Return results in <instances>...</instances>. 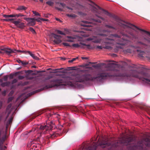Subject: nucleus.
<instances>
[{"label": "nucleus", "mask_w": 150, "mask_h": 150, "mask_svg": "<svg viewBox=\"0 0 150 150\" xmlns=\"http://www.w3.org/2000/svg\"><path fill=\"white\" fill-rule=\"evenodd\" d=\"M27 8L23 6H20L18 7L17 10L20 11L22 10H26Z\"/></svg>", "instance_id": "obj_19"}, {"label": "nucleus", "mask_w": 150, "mask_h": 150, "mask_svg": "<svg viewBox=\"0 0 150 150\" xmlns=\"http://www.w3.org/2000/svg\"><path fill=\"white\" fill-rule=\"evenodd\" d=\"M83 26H84L87 27H89L92 26L91 24L84 25H83Z\"/></svg>", "instance_id": "obj_48"}, {"label": "nucleus", "mask_w": 150, "mask_h": 150, "mask_svg": "<svg viewBox=\"0 0 150 150\" xmlns=\"http://www.w3.org/2000/svg\"><path fill=\"white\" fill-rule=\"evenodd\" d=\"M14 51L16 52H16H22L25 54H27V51H21L19 50H14Z\"/></svg>", "instance_id": "obj_24"}, {"label": "nucleus", "mask_w": 150, "mask_h": 150, "mask_svg": "<svg viewBox=\"0 0 150 150\" xmlns=\"http://www.w3.org/2000/svg\"><path fill=\"white\" fill-rule=\"evenodd\" d=\"M48 83V85L46 86L47 88L55 87L57 89H60L64 88L65 85L63 80L62 79H53L50 81Z\"/></svg>", "instance_id": "obj_4"}, {"label": "nucleus", "mask_w": 150, "mask_h": 150, "mask_svg": "<svg viewBox=\"0 0 150 150\" xmlns=\"http://www.w3.org/2000/svg\"><path fill=\"white\" fill-rule=\"evenodd\" d=\"M28 53L34 59L36 60L39 59L36 56H35V54L32 53L31 52L29 51H27V54Z\"/></svg>", "instance_id": "obj_16"}, {"label": "nucleus", "mask_w": 150, "mask_h": 150, "mask_svg": "<svg viewBox=\"0 0 150 150\" xmlns=\"http://www.w3.org/2000/svg\"><path fill=\"white\" fill-rule=\"evenodd\" d=\"M67 37L68 38H70L72 40H73L75 38L74 37L71 36H67Z\"/></svg>", "instance_id": "obj_47"}, {"label": "nucleus", "mask_w": 150, "mask_h": 150, "mask_svg": "<svg viewBox=\"0 0 150 150\" xmlns=\"http://www.w3.org/2000/svg\"><path fill=\"white\" fill-rule=\"evenodd\" d=\"M110 144V143L108 142L107 139H104L99 143L98 145L97 143H94L93 146L89 147L85 150H96L97 146H99L102 148H104L109 146ZM84 147L83 148L82 150H84Z\"/></svg>", "instance_id": "obj_5"}, {"label": "nucleus", "mask_w": 150, "mask_h": 150, "mask_svg": "<svg viewBox=\"0 0 150 150\" xmlns=\"http://www.w3.org/2000/svg\"><path fill=\"white\" fill-rule=\"evenodd\" d=\"M41 20L43 21H47V20L45 19H44V18H41Z\"/></svg>", "instance_id": "obj_57"}, {"label": "nucleus", "mask_w": 150, "mask_h": 150, "mask_svg": "<svg viewBox=\"0 0 150 150\" xmlns=\"http://www.w3.org/2000/svg\"><path fill=\"white\" fill-rule=\"evenodd\" d=\"M12 105L11 104H9L6 109V112H8V115L10 114L11 113V107Z\"/></svg>", "instance_id": "obj_18"}, {"label": "nucleus", "mask_w": 150, "mask_h": 150, "mask_svg": "<svg viewBox=\"0 0 150 150\" xmlns=\"http://www.w3.org/2000/svg\"><path fill=\"white\" fill-rule=\"evenodd\" d=\"M57 32L58 33L61 34L62 35H65V33L63 32L62 31L59 30H57Z\"/></svg>", "instance_id": "obj_33"}, {"label": "nucleus", "mask_w": 150, "mask_h": 150, "mask_svg": "<svg viewBox=\"0 0 150 150\" xmlns=\"http://www.w3.org/2000/svg\"><path fill=\"white\" fill-rule=\"evenodd\" d=\"M19 73V72H17L14 73L13 74H9V76H8V77H9V78L11 79H12L13 78L14 76H16Z\"/></svg>", "instance_id": "obj_20"}, {"label": "nucleus", "mask_w": 150, "mask_h": 150, "mask_svg": "<svg viewBox=\"0 0 150 150\" xmlns=\"http://www.w3.org/2000/svg\"><path fill=\"white\" fill-rule=\"evenodd\" d=\"M1 83H2L1 84V85L3 87H4L5 86H8L10 85L11 83V82L10 81H7L4 83L2 82Z\"/></svg>", "instance_id": "obj_17"}, {"label": "nucleus", "mask_w": 150, "mask_h": 150, "mask_svg": "<svg viewBox=\"0 0 150 150\" xmlns=\"http://www.w3.org/2000/svg\"><path fill=\"white\" fill-rule=\"evenodd\" d=\"M68 42H73V40H66Z\"/></svg>", "instance_id": "obj_53"}, {"label": "nucleus", "mask_w": 150, "mask_h": 150, "mask_svg": "<svg viewBox=\"0 0 150 150\" xmlns=\"http://www.w3.org/2000/svg\"><path fill=\"white\" fill-rule=\"evenodd\" d=\"M80 44L81 45H84V46H86L87 47H89L90 46V45H89V44H86L85 43H81V42H80Z\"/></svg>", "instance_id": "obj_38"}, {"label": "nucleus", "mask_w": 150, "mask_h": 150, "mask_svg": "<svg viewBox=\"0 0 150 150\" xmlns=\"http://www.w3.org/2000/svg\"><path fill=\"white\" fill-rule=\"evenodd\" d=\"M103 47H102L101 46H98L97 47V48L100 49H102Z\"/></svg>", "instance_id": "obj_50"}, {"label": "nucleus", "mask_w": 150, "mask_h": 150, "mask_svg": "<svg viewBox=\"0 0 150 150\" xmlns=\"http://www.w3.org/2000/svg\"><path fill=\"white\" fill-rule=\"evenodd\" d=\"M68 9H70L71 10H73V9L71 8H70L68 6H67L66 7Z\"/></svg>", "instance_id": "obj_59"}, {"label": "nucleus", "mask_w": 150, "mask_h": 150, "mask_svg": "<svg viewBox=\"0 0 150 150\" xmlns=\"http://www.w3.org/2000/svg\"><path fill=\"white\" fill-rule=\"evenodd\" d=\"M51 36L55 38V40H54V42L57 44H59L61 42V41L60 40L61 37L59 35H58L52 33L51 34Z\"/></svg>", "instance_id": "obj_12"}, {"label": "nucleus", "mask_w": 150, "mask_h": 150, "mask_svg": "<svg viewBox=\"0 0 150 150\" xmlns=\"http://www.w3.org/2000/svg\"><path fill=\"white\" fill-rule=\"evenodd\" d=\"M113 18L115 19V21L117 23V25L123 28L124 29L123 31H125L126 33H125L124 31H121L120 32L121 34L123 36L129 39L133 40L138 39L137 36L134 35L133 33L132 30L133 29L132 28L133 26L134 27L137 29L142 31L148 33V32L143 29H140L129 23L125 22L117 17H115Z\"/></svg>", "instance_id": "obj_2"}, {"label": "nucleus", "mask_w": 150, "mask_h": 150, "mask_svg": "<svg viewBox=\"0 0 150 150\" xmlns=\"http://www.w3.org/2000/svg\"><path fill=\"white\" fill-rule=\"evenodd\" d=\"M21 64L23 65H26L28 64V62H27L24 61H22Z\"/></svg>", "instance_id": "obj_37"}, {"label": "nucleus", "mask_w": 150, "mask_h": 150, "mask_svg": "<svg viewBox=\"0 0 150 150\" xmlns=\"http://www.w3.org/2000/svg\"><path fill=\"white\" fill-rule=\"evenodd\" d=\"M79 13L80 15H81L82 16H85L86 15V14L83 13L82 12H80Z\"/></svg>", "instance_id": "obj_46"}, {"label": "nucleus", "mask_w": 150, "mask_h": 150, "mask_svg": "<svg viewBox=\"0 0 150 150\" xmlns=\"http://www.w3.org/2000/svg\"><path fill=\"white\" fill-rule=\"evenodd\" d=\"M17 62L19 63H22V61L20 59H17L16 60Z\"/></svg>", "instance_id": "obj_52"}, {"label": "nucleus", "mask_w": 150, "mask_h": 150, "mask_svg": "<svg viewBox=\"0 0 150 150\" xmlns=\"http://www.w3.org/2000/svg\"><path fill=\"white\" fill-rule=\"evenodd\" d=\"M6 91H4L2 93V94L3 95H4V96H5V94H6Z\"/></svg>", "instance_id": "obj_58"}, {"label": "nucleus", "mask_w": 150, "mask_h": 150, "mask_svg": "<svg viewBox=\"0 0 150 150\" xmlns=\"http://www.w3.org/2000/svg\"><path fill=\"white\" fill-rule=\"evenodd\" d=\"M83 22L86 23H91V22H90L88 21H84Z\"/></svg>", "instance_id": "obj_56"}, {"label": "nucleus", "mask_w": 150, "mask_h": 150, "mask_svg": "<svg viewBox=\"0 0 150 150\" xmlns=\"http://www.w3.org/2000/svg\"><path fill=\"white\" fill-rule=\"evenodd\" d=\"M91 7L90 8L91 11L95 14L97 18L96 19L91 18L89 19L92 22L101 23L102 21H104L105 20L104 18L98 15H101L103 12L110 16H111V14L108 12L102 9L99 6H97L96 7L91 5Z\"/></svg>", "instance_id": "obj_3"}, {"label": "nucleus", "mask_w": 150, "mask_h": 150, "mask_svg": "<svg viewBox=\"0 0 150 150\" xmlns=\"http://www.w3.org/2000/svg\"><path fill=\"white\" fill-rule=\"evenodd\" d=\"M32 12L33 14H35V16H40V14H39L38 12L35 11H33Z\"/></svg>", "instance_id": "obj_32"}, {"label": "nucleus", "mask_w": 150, "mask_h": 150, "mask_svg": "<svg viewBox=\"0 0 150 150\" xmlns=\"http://www.w3.org/2000/svg\"><path fill=\"white\" fill-rule=\"evenodd\" d=\"M50 128L48 125H45V126L40 125H38V126H35L33 129L30 131V132H37V133L40 132L44 130V133H45V132L48 130Z\"/></svg>", "instance_id": "obj_8"}, {"label": "nucleus", "mask_w": 150, "mask_h": 150, "mask_svg": "<svg viewBox=\"0 0 150 150\" xmlns=\"http://www.w3.org/2000/svg\"><path fill=\"white\" fill-rule=\"evenodd\" d=\"M137 44L140 46V47H138V48H141L142 49L145 48V47H147L148 46L144 42H142L139 41H138L137 42Z\"/></svg>", "instance_id": "obj_13"}, {"label": "nucleus", "mask_w": 150, "mask_h": 150, "mask_svg": "<svg viewBox=\"0 0 150 150\" xmlns=\"http://www.w3.org/2000/svg\"><path fill=\"white\" fill-rule=\"evenodd\" d=\"M62 44L65 46L71 47V45H70L69 44L67 43L64 42L62 43Z\"/></svg>", "instance_id": "obj_35"}, {"label": "nucleus", "mask_w": 150, "mask_h": 150, "mask_svg": "<svg viewBox=\"0 0 150 150\" xmlns=\"http://www.w3.org/2000/svg\"><path fill=\"white\" fill-rule=\"evenodd\" d=\"M1 130H0V145L3 143V142L5 140V139L6 137V135H5V136L3 138H2V139L1 140Z\"/></svg>", "instance_id": "obj_22"}, {"label": "nucleus", "mask_w": 150, "mask_h": 150, "mask_svg": "<svg viewBox=\"0 0 150 150\" xmlns=\"http://www.w3.org/2000/svg\"><path fill=\"white\" fill-rule=\"evenodd\" d=\"M5 52L6 53H7L8 54H9L13 52H16L14 51V50H12L11 49H9L8 50H5Z\"/></svg>", "instance_id": "obj_23"}, {"label": "nucleus", "mask_w": 150, "mask_h": 150, "mask_svg": "<svg viewBox=\"0 0 150 150\" xmlns=\"http://www.w3.org/2000/svg\"><path fill=\"white\" fill-rule=\"evenodd\" d=\"M41 20V18H35V21H37L38 22H40V21Z\"/></svg>", "instance_id": "obj_42"}, {"label": "nucleus", "mask_w": 150, "mask_h": 150, "mask_svg": "<svg viewBox=\"0 0 150 150\" xmlns=\"http://www.w3.org/2000/svg\"><path fill=\"white\" fill-rule=\"evenodd\" d=\"M29 30L33 34L36 33V32L35 30L33 28L30 27L29 28Z\"/></svg>", "instance_id": "obj_31"}, {"label": "nucleus", "mask_w": 150, "mask_h": 150, "mask_svg": "<svg viewBox=\"0 0 150 150\" xmlns=\"http://www.w3.org/2000/svg\"><path fill=\"white\" fill-rule=\"evenodd\" d=\"M24 76L19 75L18 76V78L19 79L22 80L24 79Z\"/></svg>", "instance_id": "obj_39"}, {"label": "nucleus", "mask_w": 150, "mask_h": 150, "mask_svg": "<svg viewBox=\"0 0 150 150\" xmlns=\"http://www.w3.org/2000/svg\"><path fill=\"white\" fill-rule=\"evenodd\" d=\"M121 66L114 63H108L106 66L107 71H110L112 74L108 73H103L99 74L97 76L93 77L90 74H85L82 75L77 74L73 77V81L76 82L73 84L71 83V86L75 88H83V86L80 83L77 82L86 83L89 81H94L95 80H99L104 79L107 76H123L129 77H133L138 78V71L135 69H132L129 71V74H121L122 71L120 70Z\"/></svg>", "instance_id": "obj_1"}, {"label": "nucleus", "mask_w": 150, "mask_h": 150, "mask_svg": "<svg viewBox=\"0 0 150 150\" xmlns=\"http://www.w3.org/2000/svg\"><path fill=\"white\" fill-rule=\"evenodd\" d=\"M24 19L28 22V25L29 26H33L35 24V18H24Z\"/></svg>", "instance_id": "obj_11"}, {"label": "nucleus", "mask_w": 150, "mask_h": 150, "mask_svg": "<svg viewBox=\"0 0 150 150\" xmlns=\"http://www.w3.org/2000/svg\"><path fill=\"white\" fill-rule=\"evenodd\" d=\"M78 4L79 5V6L80 7V8H83L84 7L82 5H81V4Z\"/></svg>", "instance_id": "obj_60"}, {"label": "nucleus", "mask_w": 150, "mask_h": 150, "mask_svg": "<svg viewBox=\"0 0 150 150\" xmlns=\"http://www.w3.org/2000/svg\"><path fill=\"white\" fill-rule=\"evenodd\" d=\"M13 99V97H10L8 98V102L9 103Z\"/></svg>", "instance_id": "obj_36"}, {"label": "nucleus", "mask_w": 150, "mask_h": 150, "mask_svg": "<svg viewBox=\"0 0 150 150\" xmlns=\"http://www.w3.org/2000/svg\"><path fill=\"white\" fill-rule=\"evenodd\" d=\"M114 41L113 39L111 38H106L104 42L108 44H112V42Z\"/></svg>", "instance_id": "obj_15"}, {"label": "nucleus", "mask_w": 150, "mask_h": 150, "mask_svg": "<svg viewBox=\"0 0 150 150\" xmlns=\"http://www.w3.org/2000/svg\"><path fill=\"white\" fill-rule=\"evenodd\" d=\"M12 118L11 117L8 120V123L9 124H10L12 122Z\"/></svg>", "instance_id": "obj_45"}, {"label": "nucleus", "mask_w": 150, "mask_h": 150, "mask_svg": "<svg viewBox=\"0 0 150 150\" xmlns=\"http://www.w3.org/2000/svg\"><path fill=\"white\" fill-rule=\"evenodd\" d=\"M16 15H17V14H11V15H9V18L17 17Z\"/></svg>", "instance_id": "obj_40"}, {"label": "nucleus", "mask_w": 150, "mask_h": 150, "mask_svg": "<svg viewBox=\"0 0 150 150\" xmlns=\"http://www.w3.org/2000/svg\"><path fill=\"white\" fill-rule=\"evenodd\" d=\"M101 40L102 39H97L96 40H93L92 42L95 43H98L100 42Z\"/></svg>", "instance_id": "obj_27"}, {"label": "nucleus", "mask_w": 150, "mask_h": 150, "mask_svg": "<svg viewBox=\"0 0 150 150\" xmlns=\"http://www.w3.org/2000/svg\"><path fill=\"white\" fill-rule=\"evenodd\" d=\"M67 16L70 17H73V18H75L76 16V15L73 14H67Z\"/></svg>", "instance_id": "obj_30"}, {"label": "nucleus", "mask_w": 150, "mask_h": 150, "mask_svg": "<svg viewBox=\"0 0 150 150\" xmlns=\"http://www.w3.org/2000/svg\"><path fill=\"white\" fill-rule=\"evenodd\" d=\"M56 20H57V21H59L60 22H62L61 21L60 19H59V18H56Z\"/></svg>", "instance_id": "obj_63"}, {"label": "nucleus", "mask_w": 150, "mask_h": 150, "mask_svg": "<svg viewBox=\"0 0 150 150\" xmlns=\"http://www.w3.org/2000/svg\"><path fill=\"white\" fill-rule=\"evenodd\" d=\"M3 16L5 18H9V15H6L4 14L3 15Z\"/></svg>", "instance_id": "obj_49"}, {"label": "nucleus", "mask_w": 150, "mask_h": 150, "mask_svg": "<svg viewBox=\"0 0 150 150\" xmlns=\"http://www.w3.org/2000/svg\"><path fill=\"white\" fill-rule=\"evenodd\" d=\"M46 3L50 6H52L54 4V3L50 1H47Z\"/></svg>", "instance_id": "obj_29"}, {"label": "nucleus", "mask_w": 150, "mask_h": 150, "mask_svg": "<svg viewBox=\"0 0 150 150\" xmlns=\"http://www.w3.org/2000/svg\"><path fill=\"white\" fill-rule=\"evenodd\" d=\"M13 18L6 19H4L2 20L4 21H10L12 23L13 21Z\"/></svg>", "instance_id": "obj_28"}, {"label": "nucleus", "mask_w": 150, "mask_h": 150, "mask_svg": "<svg viewBox=\"0 0 150 150\" xmlns=\"http://www.w3.org/2000/svg\"><path fill=\"white\" fill-rule=\"evenodd\" d=\"M14 93V91H10V92L8 94V96H11Z\"/></svg>", "instance_id": "obj_44"}, {"label": "nucleus", "mask_w": 150, "mask_h": 150, "mask_svg": "<svg viewBox=\"0 0 150 150\" xmlns=\"http://www.w3.org/2000/svg\"><path fill=\"white\" fill-rule=\"evenodd\" d=\"M12 23H13L17 27L19 28H23L25 26L24 23L22 22L21 20L19 18L18 19L13 18Z\"/></svg>", "instance_id": "obj_9"}, {"label": "nucleus", "mask_w": 150, "mask_h": 150, "mask_svg": "<svg viewBox=\"0 0 150 150\" xmlns=\"http://www.w3.org/2000/svg\"><path fill=\"white\" fill-rule=\"evenodd\" d=\"M63 69V68H61L59 69H55L53 70L54 71V73H65L67 71V69H64L62 71H60V70Z\"/></svg>", "instance_id": "obj_14"}, {"label": "nucleus", "mask_w": 150, "mask_h": 150, "mask_svg": "<svg viewBox=\"0 0 150 150\" xmlns=\"http://www.w3.org/2000/svg\"><path fill=\"white\" fill-rule=\"evenodd\" d=\"M17 80L16 79H14L11 82V84H13L14 83H15L17 82Z\"/></svg>", "instance_id": "obj_41"}, {"label": "nucleus", "mask_w": 150, "mask_h": 150, "mask_svg": "<svg viewBox=\"0 0 150 150\" xmlns=\"http://www.w3.org/2000/svg\"><path fill=\"white\" fill-rule=\"evenodd\" d=\"M99 65L98 64V65H93V67L94 68L97 67H99Z\"/></svg>", "instance_id": "obj_55"}, {"label": "nucleus", "mask_w": 150, "mask_h": 150, "mask_svg": "<svg viewBox=\"0 0 150 150\" xmlns=\"http://www.w3.org/2000/svg\"><path fill=\"white\" fill-rule=\"evenodd\" d=\"M16 16L17 17H22L24 16L23 15L21 14V13L17 14Z\"/></svg>", "instance_id": "obj_43"}, {"label": "nucleus", "mask_w": 150, "mask_h": 150, "mask_svg": "<svg viewBox=\"0 0 150 150\" xmlns=\"http://www.w3.org/2000/svg\"><path fill=\"white\" fill-rule=\"evenodd\" d=\"M144 142H146V143H145V145L146 146L150 147V140L148 138H146L144 139L143 141L139 142H138V144H140V146H137V148L140 149H142L143 146L142 145H143L142 144L144 143Z\"/></svg>", "instance_id": "obj_10"}, {"label": "nucleus", "mask_w": 150, "mask_h": 150, "mask_svg": "<svg viewBox=\"0 0 150 150\" xmlns=\"http://www.w3.org/2000/svg\"><path fill=\"white\" fill-rule=\"evenodd\" d=\"M111 35L117 38V40H119V42H116L117 44L116 47L118 48H123V46L127 45L130 42L128 40L123 39L122 38H121L120 36L117 34H113Z\"/></svg>", "instance_id": "obj_6"}, {"label": "nucleus", "mask_w": 150, "mask_h": 150, "mask_svg": "<svg viewBox=\"0 0 150 150\" xmlns=\"http://www.w3.org/2000/svg\"><path fill=\"white\" fill-rule=\"evenodd\" d=\"M143 54H142L141 53H140L139 54V55L141 57H143Z\"/></svg>", "instance_id": "obj_64"}, {"label": "nucleus", "mask_w": 150, "mask_h": 150, "mask_svg": "<svg viewBox=\"0 0 150 150\" xmlns=\"http://www.w3.org/2000/svg\"><path fill=\"white\" fill-rule=\"evenodd\" d=\"M134 139V138L132 136L128 138H126L125 137H122L117 143L114 144L113 146L116 147L118 146V144L119 143L128 144L129 142H132Z\"/></svg>", "instance_id": "obj_7"}, {"label": "nucleus", "mask_w": 150, "mask_h": 150, "mask_svg": "<svg viewBox=\"0 0 150 150\" xmlns=\"http://www.w3.org/2000/svg\"><path fill=\"white\" fill-rule=\"evenodd\" d=\"M93 40V38H88L87 39V40Z\"/></svg>", "instance_id": "obj_54"}, {"label": "nucleus", "mask_w": 150, "mask_h": 150, "mask_svg": "<svg viewBox=\"0 0 150 150\" xmlns=\"http://www.w3.org/2000/svg\"><path fill=\"white\" fill-rule=\"evenodd\" d=\"M98 35H100V36H106V35L104 34H98Z\"/></svg>", "instance_id": "obj_61"}, {"label": "nucleus", "mask_w": 150, "mask_h": 150, "mask_svg": "<svg viewBox=\"0 0 150 150\" xmlns=\"http://www.w3.org/2000/svg\"><path fill=\"white\" fill-rule=\"evenodd\" d=\"M105 27H107L108 28H112V29H113L115 30H117V29L115 28L114 27H113L112 26L110 25H107V24L105 25Z\"/></svg>", "instance_id": "obj_25"}, {"label": "nucleus", "mask_w": 150, "mask_h": 150, "mask_svg": "<svg viewBox=\"0 0 150 150\" xmlns=\"http://www.w3.org/2000/svg\"><path fill=\"white\" fill-rule=\"evenodd\" d=\"M60 4L63 7H64L66 6V5L64 4L63 3H60Z\"/></svg>", "instance_id": "obj_51"}, {"label": "nucleus", "mask_w": 150, "mask_h": 150, "mask_svg": "<svg viewBox=\"0 0 150 150\" xmlns=\"http://www.w3.org/2000/svg\"><path fill=\"white\" fill-rule=\"evenodd\" d=\"M81 59H88V58L86 57H82Z\"/></svg>", "instance_id": "obj_62"}, {"label": "nucleus", "mask_w": 150, "mask_h": 150, "mask_svg": "<svg viewBox=\"0 0 150 150\" xmlns=\"http://www.w3.org/2000/svg\"><path fill=\"white\" fill-rule=\"evenodd\" d=\"M72 46L73 47H74L76 48H78L80 47L81 48H83V47H81L80 45L78 44H73L72 45Z\"/></svg>", "instance_id": "obj_26"}, {"label": "nucleus", "mask_w": 150, "mask_h": 150, "mask_svg": "<svg viewBox=\"0 0 150 150\" xmlns=\"http://www.w3.org/2000/svg\"><path fill=\"white\" fill-rule=\"evenodd\" d=\"M8 75L4 76L3 79H0V82H2L3 81H7L8 80Z\"/></svg>", "instance_id": "obj_21"}, {"label": "nucleus", "mask_w": 150, "mask_h": 150, "mask_svg": "<svg viewBox=\"0 0 150 150\" xmlns=\"http://www.w3.org/2000/svg\"><path fill=\"white\" fill-rule=\"evenodd\" d=\"M78 58V57H77L75 58H73L71 60H70L68 61V62L69 63H71L73 62V61H75L76 59Z\"/></svg>", "instance_id": "obj_34"}]
</instances>
